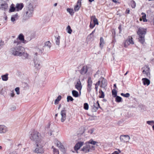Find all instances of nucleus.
Instances as JSON below:
<instances>
[{"label":"nucleus","mask_w":154,"mask_h":154,"mask_svg":"<svg viewBox=\"0 0 154 154\" xmlns=\"http://www.w3.org/2000/svg\"><path fill=\"white\" fill-rule=\"evenodd\" d=\"M89 106H84V108L86 110H87L88 109Z\"/></svg>","instance_id":"61"},{"label":"nucleus","mask_w":154,"mask_h":154,"mask_svg":"<svg viewBox=\"0 0 154 154\" xmlns=\"http://www.w3.org/2000/svg\"><path fill=\"white\" fill-rule=\"evenodd\" d=\"M23 7V4H17L16 5V10L17 11H19L22 9Z\"/></svg>","instance_id":"25"},{"label":"nucleus","mask_w":154,"mask_h":154,"mask_svg":"<svg viewBox=\"0 0 154 154\" xmlns=\"http://www.w3.org/2000/svg\"><path fill=\"white\" fill-rule=\"evenodd\" d=\"M75 87L78 91H79V93H81V91L82 88V86L80 80L77 81L75 84Z\"/></svg>","instance_id":"12"},{"label":"nucleus","mask_w":154,"mask_h":154,"mask_svg":"<svg viewBox=\"0 0 154 154\" xmlns=\"http://www.w3.org/2000/svg\"><path fill=\"white\" fill-rule=\"evenodd\" d=\"M87 71V68L86 67L83 66L80 70V73L82 75L85 74Z\"/></svg>","instance_id":"24"},{"label":"nucleus","mask_w":154,"mask_h":154,"mask_svg":"<svg viewBox=\"0 0 154 154\" xmlns=\"http://www.w3.org/2000/svg\"><path fill=\"white\" fill-rule=\"evenodd\" d=\"M10 154H17L16 151H13L11 152Z\"/></svg>","instance_id":"60"},{"label":"nucleus","mask_w":154,"mask_h":154,"mask_svg":"<svg viewBox=\"0 0 154 154\" xmlns=\"http://www.w3.org/2000/svg\"><path fill=\"white\" fill-rule=\"evenodd\" d=\"M131 5L132 8H134L136 5V4L134 1H132L131 2Z\"/></svg>","instance_id":"47"},{"label":"nucleus","mask_w":154,"mask_h":154,"mask_svg":"<svg viewBox=\"0 0 154 154\" xmlns=\"http://www.w3.org/2000/svg\"><path fill=\"white\" fill-rule=\"evenodd\" d=\"M146 29L142 27H140L139 28L137 33L139 36L141 35L145 36L146 33Z\"/></svg>","instance_id":"10"},{"label":"nucleus","mask_w":154,"mask_h":154,"mask_svg":"<svg viewBox=\"0 0 154 154\" xmlns=\"http://www.w3.org/2000/svg\"><path fill=\"white\" fill-rule=\"evenodd\" d=\"M142 15V18L144 22H147L148 20L146 19V14L142 12L141 13Z\"/></svg>","instance_id":"29"},{"label":"nucleus","mask_w":154,"mask_h":154,"mask_svg":"<svg viewBox=\"0 0 154 154\" xmlns=\"http://www.w3.org/2000/svg\"><path fill=\"white\" fill-rule=\"evenodd\" d=\"M91 19V20L93 19L94 24L95 25H98V22L97 19L94 17H92Z\"/></svg>","instance_id":"28"},{"label":"nucleus","mask_w":154,"mask_h":154,"mask_svg":"<svg viewBox=\"0 0 154 154\" xmlns=\"http://www.w3.org/2000/svg\"><path fill=\"white\" fill-rule=\"evenodd\" d=\"M52 148H53L54 152V154H59V151L57 149H55V148H53V147L52 146Z\"/></svg>","instance_id":"53"},{"label":"nucleus","mask_w":154,"mask_h":154,"mask_svg":"<svg viewBox=\"0 0 154 154\" xmlns=\"http://www.w3.org/2000/svg\"><path fill=\"white\" fill-rule=\"evenodd\" d=\"M100 81H99L95 84V88L96 89L97 91V88H98V87L97 86V85H99L100 84Z\"/></svg>","instance_id":"52"},{"label":"nucleus","mask_w":154,"mask_h":154,"mask_svg":"<svg viewBox=\"0 0 154 154\" xmlns=\"http://www.w3.org/2000/svg\"><path fill=\"white\" fill-rule=\"evenodd\" d=\"M112 1L115 3H117V0H112Z\"/></svg>","instance_id":"63"},{"label":"nucleus","mask_w":154,"mask_h":154,"mask_svg":"<svg viewBox=\"0 0 154 154\" xmlns=\"http://www.w3.org/2000/svg\"><path fill=\"white\" fill-rule=\"evenodd\" d=\"M101 84L100 87L102 88H105L107 85L106 81L103 78H101Z\"/></svg>","instance_id":"20"},{"label":"nucleus","mask_w":154,"mask_h":154,"mask_svg":"<svg viewBox=\"0 0 154 154\" xmlns=\"http://www.w3.org/2000/svg\"><path fill=\"white\" fill-rule=\"evenodd\" d=\"M99 93L100 94V95L99 96L100 98H103L104 97V93L102 91L100 90Z\"/></svg>","instance_id":"42"},{"label":"nucleus","mask_w":154,"mask_h":154,"mask_svg":"<svg viewBox=\"0 0 154 154\" xmlns=\"http://www.w3.org/2000/svg\"><path fill=\"white\" fill-rule=\"evenodd\" d=\"M34 65L33 66L37 70L40 69L42 66V62L40 59L37 57H35L33 60Z\"/></svg>","instance_id":"6"},{"label":"nucleus","mask_w":154,"mask_h":154,"mask_svg":"<svg viewBox=\"0 0 154 154\" xmlns=\"http://www.w3.org/2000/svg\"><path fill=\"white\" fill-rule=\"evenodd\" d=\"M92 81L91 80V77H89L88 78V91H90L91 90V86L92 85Z\"/></svg>","instance_id":"19"},{"label":"nucleus","mask_w":154,"mask_h":154,"mask_svg":"<svg viewBox=\"0 0 154 154\" xmlns=\"http://www.w3.org/2000/svg\"><path fill=\"white\" fill-rule=\"evenodd\" d=\"M94 149L95 146L91 145L89 144V143H87V142L86 143V145L82 149V150L85 153L91 152L92 150H94Z\"/></svg>","instance_id":"4"},{"label":"nucleus","mask_w":154,"mask_h":154,"mask_svg":"<svg viewBox=\"0 0 154 154\" xmlns=\"http://www.w3.org/2000/svg\"><path fill=\"white\" fill-rule=\"evenodd\" d=\"M127 40L128 42H129L130 45H133L134 44V42L133 40V38L132 37H130Z\"/></svg>","instance_id":"41"},{"label":"nucleus","mask_w":154,"mask_h":154,"mask_svg":"<svg viewBox=\"0 0 154 154\" xmlns=\"http://www.w3.org/2000/svg\"><path fill=\"white\" fill-rule=\"evenodd\" d=\"M112 94L114 97L117 96V92L115 89H113L112 91Z\"/></svg>","instance_id":"46"},{"label":"nucleus","mask_w":154,"mask_h":154,"mask_svg":"<svg viewBox=\"0 0 154 154\" xmlns=\"http://www.w3.org/2000/svg\"><path fill=\"white\" fill-rule=\"evenodd\" d=\"M130 11L129 9H127L125 11V13L126 14H129V13Z\"/></svg>","instance_id":"58"},{"label":"nucleus","mask_w":154,"mask_h":154,"mask_svg":"<svg viewBox=\"0 0 154 154\" xmlns=\"http://www.w3.org/2000/svg\"><path fill=\"white\" fill-rule=\"evenodd\" d=\"M67 101L69 102V101H72L73 99L72 97L70 96H68L67 98Z\"/></svg>","instance_id":"50"},{"label":"nucleus","mask_w":154,"mask_h":154,"mask_svg":"<svg viewBox=\"0 0 154 154\" xmlns=\"http://www.w3.org/2000/svg\"><path fill=\"white\" fill-rule=\"evenodd\" d=\"M20 43V42L17 39L14 41L13 45L15 47L11 48L10 50V52L14 56H22L23 51L25 50L23 47L20 45L17 46Z\"/></svg>","instance_id":"2"},{"label":"nucleus","mask_w":154,"mask_h":154,"mask_svg":"<svg viewBox=\"0 0 154 154\" xmlns=\"http://www.w3.org/2000/svg\"><path fill=\"white\" fill-rule=\"evenodd\" d=\"M116 101L117 102H120L121 101L122 98L119 96H116Z\"/></svg>","instance_id":"43"},{"label":"nucleus","mask_w":154,"mask_h":154,"mask_svg":"<svg viewBox=\"0 0 154 154\" xmlns=\"http://www.w3.org/2000/svg\"><path fill=\"white\" fill-rule=\"evenodd\" d=\"M152 22H153V24L154 25V18H153V19Z\"/></svg>","instance_id":"64"},{"label":"nucleus","mask_w":154,"mask_h":154,"mask_svg":"<svg viewBox=\"0 0 154 154\" xmlns=\"http://www.w3.org/2000/svg\"><path fill=\"white\" fill-rule=\"evenodd\" d=\"M61 98V96L60 95H59L57 98L55 100L54 104L56 105H57L59 103V101L60 100Z\"/></svg>","instance_id":"32"},{"label":"nucleus","mask_w":154,"mask_h":154,"mask_svg":"<svg viewBox=\"0 0 154 154\" xmlns=\"http://www.w3.org/2000/svg\"><path fill=\"white\" fill-rule=\"evenodd\" d=\"M15 90L16 92V93L17 94H20V89L18 87H17L15 88Z\"/></svg>","instance_id":"51"},{"label":"nucleus","mask_w":154,"mask_h":154,"mask_svg":"<svg viewBox=\"0 0 154 154\" xmlns=\"http://www.w3.org/2000/svg\"><path fill=\"white\" fill-rule=\"evenodd\" d=\"M8 7V5L7 4L4 3L2 4L1 5V8L2 10H5L7 9Z\"/></svg>","instance_id":"37"},{"label":"nucleus","mask_w":154,"mask_h":154,"mask_svg":"<svg viewBox=\"0 0 154 154\" xmlns=\"http://www.w3.org/2000/svg\"><path fill=\"white\" fill-rule=\"evenodd\" d=\"M99 76V71H98L94 75V77L97 78H98Z\"/></svg>","instance_id":"56"},{"label":"nucleus","mask_w":154,"mask_h":154,"mask_svg":"<svg viewBox=\"0 0 154 154\" xmlns=\"http://www.w3.org/2000/svg\"><path fill=\"white\" fill-rule=\"evenodd\" d=\"M95 26V25L94 24H93V23H92L91 22L90 24V28L92 29V28H93Z\"/></svg>","instance_id":"57"},{"label":"nucleus","mask_w":154,"mask_h":154,"mask_svg":"<svg viewBox=\"0 0 154 154\" xmlns=\"http://www.w3.org/2000/svg\"><path fill=\"white\" fill-rule=\"evenodd\" d=\"M54 42L58 47H66V41L64 36L58 35L55 37Z\"/></svg>","instance_id":"3"},{"label":"nucleus","mask_w":154,"mask_h":154,"mask_svg":"<svg viewBox=\"0 0 154 154\" xmlns=\"http://www.w3.org/2000/svg\"><path fill=\"white\" fill-rule=\"evenodd\" d=\"M135 109L137 112H142L145 109L143 106H136Z\"/></svg>","instance_id":"23"},{"label":"nucleus","mask_w":154,"mask_h":154,"mask_svg":"<svg viewBox=\"0 0 154 154\" xmlns=\"http://www.w3.org/2000/svg\"><path fill=\"white\" fill-rule=\"evenodd\" d=\"M56 145L58 147L60 151H61L63 154H65L66 151V149L64 148L63 145L60 141H57Z\"/></svg>","instance_id":"9"},{"label":"nucleus","mask_w":154,"mask_h":154,"mask_svg":"<svg viewBox=\"0 0 154 154\" xmlns=\"http://www.w3.org/2000/svg\"><path fill=\"white\" fill-rule=\"evenodd\" d=\"M91 110L92 112H95L99 108H101L100 106H91Z\"/></svg>","instance_id":"35"},{"label":"nucleus","mask_w":154,"mask_h":154,"mask_svg":"<svg viewBox=\"0 0 154 154\" xmlns=\"http://www.w3.org/2000/svg\"><path fill=\"white\" fill-rule=\"evenodd\" d=\"M120 152V151L119 150L116 151L114 152L112 154H119Z\"/></svg>","instance_id":"55"},{"label":"nucleus","mask_w":154,"mask_h":154,"mask_svg":"<svg viewBox=\"0 0 154 154\" xmlns=\"http://www.w3.org/2000/svg\"><path fill=\"white\" fill-rule=\"evenodd\" d=\"M30 138L35 143L36 148L34 152L37 153L44 152L43 147L44 142V138L41 134L37 131L33 132L30 134Z\"/></svg>","instance_id":"1"},{"label":"nucleus","mask_w":154,"mask_h":154,"mask_svg":"<svg viewBox=\"0 0 154 154\" xmlns=\"http://www.w3.org/2000/svg\"><path fill=\"white\" fill-rule=\"evenodd\" d=\"M83 142H80L77 143L74 147L75 150H77L79 149L83 145Z\"/></svg>","instance_id":"18"},{"label":"nucleus","mask_w":154,"mask_h":154,"mask_svg":"<svg viewBox=\"0 0 154 154\" xmlns=\"http://www.w3.org/2000/svg\"><path fill=\"white\" fill-rule=\"evenodd\" d=\"M94 128H92L88 130V133L89 134H94Z\"/></svg>","instance_id":"45"},{"label":"nucleus","mask_w":154,"mask_h":154,"mask_svg":"<svg viewBox=\"0 0 154 154\" xmlns=\"http://www.w3.org/2000/svg\"><path fill=\"white\" fill-rule=\"evenodd\" d=\"M17 16L18 15L17 14H16L14 15H13L11 18V21L13 23H14V22L15 21L17 20Z\"/></svg>","instance_id":"26"},{"label":"nucleus","mask_w":154,"mask_h":154,"mask_svg":"<svg viewBox=\"0 0 154 154\" xmlns=\"http://www.w3.org/2000/svg\"><path fill=\"white\" fill-rule=\"evenodd\" d=\"M104 44V40L102 37H101L100 38V48H102Z\"/></svg>","instance_id":"30"},{"label":"nucleus","mask_w":154,"mask_h":154,"mask_svg":"<svg viewBox=\"0 0 154 154\" xmlns=\"http://www.w3.org/2000/svg\"><path fill=\"white\" fill-rule=\"evenodd\" d=\"M143 70L142 72L144 76L146 77H149L150 76V69L149 66L145 65L142 68Z\"/></svg>","instance_id":"7"},{"label":"nucleus","mask_w":154,"mask_h":154,"mask_svg":"<svg viewBox=\"0 0 154 154\" xmlns=\"http://www.w3.org/2000/svg\"><path fill=\"white\" fill-rule=\"evenodd\" d=\"M26 19H28L32 17L33 13V8L31 5H29L25 11Z\"/></svg>","instance_id":"5"},{"label":"nucleus","mask_w":154,"mask_h":154,"mask_svg":"<svg viewBox=\"0 0 154 154\" xmlns=\"http://www.w3.org/2000/svg\"><path fill=\"white\" fill-rule=\"evenodd\" d=\"M51 46V43L49 41H47L45 42L44 44L43 47L45 49L49 50Z\"/></svg>","instance_id":"17"},{"label":"nucleus","mask_w":154,"mask_h":154,"mask_svg":"<svg viewBox=\"0 0 154 154\" xmlns=\"http://www.w3.org/2000/svg\"><path fill=\"white\" fill-rule=\"evenodd\" d=\"M44 44H41L35 48L36 51L38 52L42 53L44 49L43 47Z\"/></svg>","instance_id":"13"},{"label":"nucleus","mask_w":154,"mask_h":154,"mask_svg":"<svg viewBox=\"0 0 154 154\" xmlns=\"http://www.w3.org/2000/svg\"><path fill=\"white\" fill-rule=\"evenodd\" d=\"M87 143H89V144H91L95 145L97 143V142L94 141L93 140L91 139Z\"/></svg>","instance_id":"40"},{"label":"nucleus","mask_w":154,"mask_h":154,"mask_svg":"<svg viewBox=\"0 0 154 154\" xmlns=\"http://www.w3.org/2000/svg\"><path fill=\"white\" fill-rule=\"evenodd\" d=\"M15 8L13 6H12V5H11V7L10 10V11L11 12H13L15 11Z\"/></svg>","instance_id":"54"},{"label":"nucleus","mask_w":154,"mask_h":154,"mask_svg":"<svg viewBox=\"0 0 154 154\" xmlns=\"http://www.w3.org/2000/svg\"><path fill=\"white\" fill-rule=\"evenodd\" d=\"M142 81L143 82V84L145 85H148L150 83V81L147 78H143L142 79Z\"/></svg>","instance_id":"22"},{"label":"nucleus","mask_w":154,"mask_h":154,"mask_svg":"<svg viewBox=\"0 0 154 154\" xmlns=\"http://www.w3.org/2000/svg\"><path fill=\"white\" fill-rule=\"evenodd\" d=\"M72 95L75 97H79V94L78 92L75 90H73L72 91Z\"/></svg>","instance_id":"31"},{"label":"nucleus","mask_w":154,"mask_h":154,"mask_svg":"<svg viewBox=\"0 0 154 154\" xmlns=\"http://www.w3.org/2000/svg\"><path fill=\"white\" fill-rule=\"evenodd\" d=\"M144 37L145 36L143 35H141L140 36H139V41L142 44H143L144 42Z\"/></svg>","instance_id":"27"},{"label":"nucleus","mask_w":154,"mask_h":154,"mask_svg":"<svg viewBox=\"0 0 154 154\" xmlns=\"http://www.w3.org/2000/svg\"><path fill=\"white\" fill-rule=\"evenodd\" d=\"M23 53L22 56H23L24 58L25 59H28L29 57V54L25 52V51H23Z\"/></svg>","instance_id":"33"},{"label":"nucleus","mask_w":154,"mask_h":154,"mask_svg":"<svg viewBox=\"0 0 154 154\" xmlns=\"http://www.w3.org/2000/svg\"><path fill=\"white\" fill-rule=\"evenodd\" d=\"M18 38L19 39L22 43H26L27 42L26 41L24 40V37L23 34H20L18 36Z\"/></svg>","instance_id":"21"},{"label":"nucleus","mask_w":154,"mask_h":154,"mask_svg":"<svg viewBox=\"0 0 154 154\" xmlns=\"http://www.w3.org/2000/svg\"><path fill=\"white\" fill-rule=\"evenodd\" d=\"M10 95L11 97H13L14 96V94L13 91H12V92L10 94Z\"/></svg>","instance_id":"59"},{"label":"nucleus","mask_w":154,"mask_h":154,"mask_svg":"<svg viewBox=\"0 0 154 154\" xmlns=\"http://www.w3.org/2000/svg\"><path fill=\"white\" fill-rule=\"evenodd\" d=\"M121 96L126 97H128L130 96V94L128 93H127L125 94L123 93H122L121 94Z\"/></svg>","instance_id":"44"},{"label":"nucleus","mask_w":154,"mask_h":154,"mask_svg":"<svg viewBox=\"0 0 154 154\" xmlns=\"http://www.w3.org/2000/svg\"><path fill=\"white\" fill-rule=\"evenodd\" d=\"M84 106H88V105L87 103H85L84 104Z\"/></svg>","instance_id":"62"},{"label":"nucleus","mask_w":154,"mask_h":154,"mask_svg":"<svg viewBox=\"0 0 154 154\" xmlns=\"http://www.w3.org/2000/svg\"><path fill=\"white\" fill-rule=\"evenodd\" d=\"M2 80L4 81H6L8 79V76L7 75H5L2 76Z\"/></svg>","instance_id":"38"},{"label":"nucleus","mask_w":154,"mask_h":154,"mask_svg":"<svg viewBox=\"0 0 154 154\" xmlns=\"http://www.w3.org/2000/svg\"><path fill=\"white\" fill-rule=\"evenodd\" d=\"M17 109L16 106H8L7 108L8 111H13Z\"/></svg>","instance_id":"34"},{"label":"nucleus","mask_w":154,"mask_h":154,"mask_svg":"<svg viewBox=\"0 0 154 154\" xmlns=\"http://www.w3.org/2000/svg\"><path fill=\"white\" fill-rule=\"evenodd\" d=\"M66 30L67 32L70 34H71L72 32V30L71 29L70 27L69 26H67L66 28Z\"/></svg>","instance_id":"39"},{"label":"nucleus","mask_w":154,"mask_h":154,"mask_svg":"<svg viewBox=\"0 0 154 154\" xmlns=\"http://www.w3.org/2000/svg\"><path fill=\"white\" fill-rule=\"evenodd\" d=\"M146 123L149 125H152L153 124L154 125V121H148L146 122Z\"/></svg>","instance_id":"48"},{"label":"nucleus","mask_w":154,"mask_h":154,"mask_svg":"<svg viewBox=\"0 0 154 154\" xmlns=\"http://www.w3.org/2000/svg\"><path fill=\"white\" fill-rule=\"evenodd\" d=\"M7 131V128L5 126L3 125H0V134H5Z\"/></svg>","instance_id":"15"},{"label":"nucleus","mask_w":154,"mask_h":154,"mask_svg":"<svg viewBox=\"0 0 154 154\" xmlns=\"http://www.w3.org/2000/svg\"><path fill=\"white\" fill-rule=\"evenodd\" d=\"M67 11L71 15H73L74 14V12L72 9L68 8L67 9Z\"/></svg>","instance_id":"36"},{"label":"nucleus","mask_w":154,"mask_h":154,"mask_svg":"<svg viewBox=\"0 0 154 154\" xmlns=\"http://www.w3.org/2000/svg\"><path fill=\"white\" fill-rule=\"evenodd\" d=\"M50 127V125L48 124L46 128V129L47 130H49V132H48V134L50 135H51L52 134L54 135L55 134V132L54 131L55 128H51V129L49 128Z\"/></svg>","instance_id":"14"},{"label":"nucleus","mask_w":154,"mask_h":154,"mask_svg":"<svg viewBox=\"0 0 154 154\" xmlns=\"http://www.w3.org/2000/svg\"><path fill=\"white\" fill-rule=\"evenodd\" d=\"M124 47H127L129 45H130V44L128 42V41L127 40L125 41L124 43Z\"/></svg>","instance_id":"49"},{"label":"nucleus","mask_w":154,"mask_h":154,"mask_svg":"<svg viewBox=\"0 0 154 154\" xmlns=\"http://www.w3.org/2000/svg\"><path fill=\"white\" fill-rule=\"evenodd\" d=\"M60 115L61 116V121L63 122L66 119V110L65 109L61 110Z\"/></svg>","instance_id":"11"},{"label":"nucleus","mask_w":154,"mask_h":154,"mask_svg":"<svg viewBox=\"0 0 154 154\" xmlns=\"http://www.w3.org/2000/svg\"><path fill=\"white\" fill-rule=\"evenodd\" d=\"M82 0H78L76 5L74 8V10L75 11H78L79 9L81 6Z\"/></svg>","instance_id":"16"},{"label":"nucleus","mask_w":154,"mask_h":154,"mask_svg":"<svg viewBox=\"0 0 154 154\" xmlns=\"http://www.w3.org/2000/svg\"><path fill=\"white\" fill-rule=\"evenodd\" d=\"M130 139V137L128 135H122L120 137L121 142L126 143H128Z\"/></svg>","instance_id":"8"}]
</instances>
